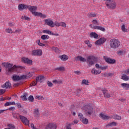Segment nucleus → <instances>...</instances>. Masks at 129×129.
<instances>
[{
    "mask_svg": "<svg viewBox=\"0 0 129 129\" xmlns=\"http://www.w3.org/2000/svg\"><path fill=\"white\" fill-rule=\"evenodd\" d=\"M76 61H80L81 62H86L89 67H91L92 65H94V63L96 61V57L93 55L88 56L87 60L81 56H78L76 57Z\"/></svg>",
    "mask_w": 129,
    "mask_h": 129,
    "instance_id": "obj_1",
    "label": "nucleus"
},
{
    "mask_svg": "<svg viewBox=\"0 0 129 129\" xmlns=\"http://www.w3.org/2000/svg\"><path fill=\"white\" fill-rule=\"evenodd\" d=\"M28 9L32 13V15L36 17H40V18H43V19H46L47 17L46 15H43L41 12H36V11L38 10V7L37 6H31V5L28 6Z\"/></svg>",
    "mask_w": 129,
    "mask_h": 129,
    "instance_id": "obj_2",
    "label": "nucleus"
},
{
    "mask_svg": "<svg viewBox=\"0 0 129 129\" xmlns=\"http://www.w3.org/2000/svg\"><path fill=\"white\" fill-rule=\"evenodd\" d=\"M2 65L4 66L5 68H6L8 71V72H14L17 70L18 67L17 66L14 65L13 67V63H9V62H3L2 63Z\"/></svg>",
    "mask_w": 129,
    "mask_h": 129,
    "instance_id": "obj_3",
    "label": "nucleus"
},
{
    "mask_svg": "<svg viewBox=\"0 0 129 129\" xmlns=\"http://www.w3.org/2000/svg\"><path fill=\"white\" fill-rule=\"evenodd\" d=\"M120 46V42L118 39H112L110 41V47L112 49H117Z\"/></svg>",
    "mask_w": 129,
    "mask_h": 129,
    "instance_id": "obj_4",
    "label": "nucleus"
},
{
    "mask_svg": "<svg viewBox=\"0 0 129 129\" xmlns=\"http://www.w3.org/2000/svg\"><path fill=\"white\" fill-rule=\"evenodd\" d=\"M83 110L87 115H91L93 113V108L89 105H85Z\"/></svg>",
    "mask_w": 129,
    "mask_h": 129,
    "instance_id": "obj_5",
    "label": "nucleus"
},
{
    "mask_svg": "<svg viewBox=\"0 0 129 129\" xmlns=\"http://www.w3.org/2000/svg\"><path fill=\"white\" fill-rule=\"evenodd\" d=\"M44 76H39L36 78V81H33L32 83L30 84V86H36L37 85L38 82L39 83H42L43 81H44Z\"/></svg>",
    "mask_w": 129,
    "mask_h": 129,
    "instance_id": "obj_6",
    "label": "nucleus"
},
{
    "mask_svg": "<svg viewBox=\"0 0 129 129\" xmlns=\"http://www.w3.org/2000/svg\"><path fill=\"white\" fill-rule=\"evenodd\" d=\"M105 5L106 7H107L108 9H112L114 10V9H115L116 7V4L115 3V2L111 0H110L108 3H105Z\"/></svg>",
    "mask_w": 129,
    "mask_h": 129,
    "instance_id": "obj_7",
    "label": "nucleus"
},
{
    "mask_svg": "<svg viewBox=\"0 0 129 129\" xmlns=\"http://www.w3.org/2000/svg\"><path fill=\"white\" fill-rule=\"evenodd\" d=\"M32 56H42L43 55V51L41 49L33 50L31 51Z\"/></svg>",
    "mask_w": 129,
    "mask_h": 129,
    "instance_id": "obj_8",
    "label": "nucleus"
},
{
    "mask_svg": "<svg viewBox=\"0 0 129 129\" xmlns=\"http://www.w3.org/2000/svg\"><path fill=\"white\" fill-rule=\"evenodd\" d=\"M103 59L105 60V62L108 63V64H115V63H116V60H115V59H112L106 56H104Z\"/></svg>",
    "mask_w": 129,
    "mask_h": 129,
    "instance_id": "obj_9",
    "label": "nucleus"
},
{
    "mask_svg": "<svg viewBox=\"0 0 129 129\" xmlns=\"http://www.w3.org/2000/svg\"><path fill=\"white\" fill-rule=\"evenodd\" d=\"M78 116L80 117L81 120L83 122V123H84V124H87L88 123V119L87 118L84 117L83 116V114L81 113H79L78 114Z\"/></svg>",
    "mask_w": 129,
    "mask_h": 129,
    "instance_id": "obj_10",
    "label": "nucleus"
},
{
    "mask_svg": "<svg viewBox=\"0 0 129 129\" xmlns=\"http://www.w3.org/2000/svg\"><path fill=\"white\" fill-rule=\"evenodd\" d=\"M20 117L22 122H23L24 124H25V125H29V123H30V122L29 121V119H28L27 117L22 115H20Z\"/></svg>",
    "mask_w": 129,
    "mask_h": 129,
    "instance_id": "obj_11",
    "label": "nucleus"
},
{
    "mask_svg": "<svg viewBox=\"0 0 129 129\" xmlns=\"http://www.w3.org/2000/svg\"><path fill=\"white\" fill-rule=\"evenodd\" d=\"M90 27L91 29H93V30H100V31H102V32H105V28L99 26H93L92 24L90 25Z\"/></svg>",
    "mask_w": 129,
    "mask_h": 129,
    "instance_id": "obj_12",
    "label": "nucleus"
},
{
    "mask_svg": "<svg viewBox=\"0 0 129 129\" xmlns=\"http://www.w3.org/2000/svg\"><path fill=\"white\" fill-rule=\"evenodd\" d=\"M100 117L103 119L104 120H107L108 119H111V115L107 116L105 115L104 113H101L99 114Z\"/></svg>",
    "mask_w": 129,
    "mask_h": 129,
    "instance_id": "obj_13",
    "label": "nucleus"
},
{
    "mask_svg": "<svg viewBox=\"0 0 129 129\" xmlns=\"http://www.w3.org/2000/svg\"><path fill=\"white\" fill-rule=\"evenodd\" d=\"M25 78H26V76H24L23 75L20 76L14 75L13 76V79L14 81L22 80V79H25Z\"/></svg>",
    "mask_w": 129,
    "mask_h": 129,
    "instance_id": "obj_14",
    "label": "nucleus"
},
{
    "mask_svg": "<svg viewBox=\"0 0 129 129\" xmlns=\"http://www.w3.org/2000/svg\"><path fill=\"white\" fill-rule=\"evenodd\" d=\"M57 128V125L56 123H49L46 126L45 129H56Z\"/></svg>",
    "mask_w": 129,
    "mask_h": 129,
    "instance_id": "obj_15",
    "label": "nucleus"
},
{
    "mask_svg": "<svg viewBox=\"0 0 129 129\" xmlns=\"http://www.w3.org/2000/svg\"><path fill=\"white\" fill-rule=\"evenodd\" d=\"M22 60L24 63L26 64H28V65H32L33 63V61L31 59H29V58L27 57H23L22 58Z\"/></svg>",
    "mask_w": 129,
    "mask_h": 129,
    "instance_id": "obj_16",
    "label": "nucleus"
},
{
    "mask_svg": "<svg viewBox=\"0 0 129 129\" xmlns=\"http://www.w3.org/2000/svg\"><path fill=\"white\" fill-rule=\"evenodd\" d=\"M45 24H46L47 26H49V27H51L52 28H54V27H55V24H54V22L51 20L45 19Z\"/></svg>",
    "mask_w": 129,
    "mask_h": 129,
    "instance_id": "obj_17",
    "label": "nucleus"
},
{
    "mask_svg": "<svg viewBox=\"0 0 129 129\" xmlns=\"http://www.w3.org/2000/svg\"><path fill=\"white\" fill-rule=\"evenodd\" d=\"M101 91H102L104 94V97H106V98H109V97H111L110 94L107 92V90H106V89L104 88H102L101 89Z\"/></svg>",
    "mask_w": 129,
    "mask_h": 129,
    "instance_id": "obj_18",
    "label": "nucleus"
},
{
    "mask_svg": "<svg viewBox=\"0 0 129 129\" xmlns=\"http://www.w3.org/2000/svg\"><path fill=\"white\" fill-rule=\"evenodd\" d=\"M105 41H106V39H105V38H101L95 42V45H101V44H103L105 42Z\"/></svg>",
    "mask_w": 129,
    "mask_h": 129,
    "instance_id": "obj_19",
    "label": "nucleus"
},
{
    "mask_svg": "<svg viewBox=\"0 0 129 129\" xmlns=\"http://www.w3.org/2000/svg\"><path fill=\"white\" fill-rule=\"evenodd\" d=\"M92 74L94 75H98V74H100L101 73V71L99 70H96L95 68H93L91 70Z\"/></svg>",
    "mask_w": 129,
    "mask_h": 129,
    "instance_id": "obj_20",
    "label": "nucleus"
},
{
    "mask_svg": "<svg viewBox=\"0 0 129 129\" xmlns=\"http://www.w3.org/2000/svg\"><path fill=\"white\" fill-rule=\"evenodd\" d=\"M28 7H29V6L28 5H25L24 4H20L18 6V10L19 11H23V10H25V9H28Z\"/></svg>",
    "mask_w": 129,
    "mask_h": 129,
    "instance_id": "obj_21",
    "label": "nucleus"
},
{
    "mask_svg": "<svg viewBox=\"0 0 129 129\" xmlns=\"http://www.w3.org/2000/svg\"><path fill=\"white\" fill-rule=\"evenodd\" d=\"M59 58L62 61H65L69 59V56L66 54H63L62 55L59 56Z\"/></svg>",
    "mask_w": 129,
    "mask_h": 129,
    "instance_id": "obj_22",
    "label": "nucleus"
},
{
    "mask_svg": "<svg viewBox=\"0 0 129 129\" xmlns=\"http://www.w3.org/2000/svg\"><path fill=\"white\" fill-rule=\"evenodd\" d=\"M111 118H113L114 119H116L117 120H119L121 119V116L117 114H114L112 115H111Z\"/></svg>",
    "mask_w": 129,
    "mask_h": 129,
    "instance_id": "obj_23",
    "label": "nucleus"
},
{
    "mask_svg": "<svg viewBox=\"0 0 129 129\" xmlns=\"http://www.w3.org/2000/svg\"><path fill=\"white\" fill-rule=\"evenodd\" d=\"M3 88H10V87H12V84L10 83L9 82H6L4 85L2 86Z\"/></svg>",
    "mask_w": 129,
    "mask_h": 129,
    "instance_id": "obj_24",
    "label": "nucleus"
},
{
    "mask_svg": "<svg viewBox=\"0 0 129 129\" xmlns=\"http://www.w3.org/2000/svg\"><path fill=\"white\" fill-rule=\"evenodd\" d=\"M121 86L123 88V89H125V90H129V84L122 83L121 84Z\"/></svg>",
    "mask_w": 129,
    "mask_h": 129,
    "instance_id": "obj_25",
    "label": "nucleus"
},
{
    "mask_svg": "<svg viewBox=\"0 0 129 129\" xmlns=\"http://www.w3.org/2000/svg\"><path fill=\"white\" fill-rule=\"evenodd\" d=\"M34 114L35 117H39V116H40V112L39 111V109L37 108L34 109Z\"/></svg>",
    "mask_w": 129,
    "mask_h": 129,
    "instance_id": "obj_26",
    "label": "nucleus"
},
{
    "mask_svg": "<svg viewBox=\"0 0 129 129\" xmlns=\"http://www.w3.org/2000/svg\"><path fill=\"white\" fill-rule=\"evenodd\" d=\"M90 37L91 38H95V39H97L98 38V34L95 32H91L90 34Z\"/></svg>",
    "mask_w": 129,
    "mask_h": 129,
    "instance_id": "obj_27",
    "label": "nucleus"
},
{
    "mask_svg": "<svg viewBox=\"0 0 129 129\" xmlns=\"http://www.w3.org/2000/svg\"><path fill=\"white\" fill-rule=\"evenodd\" d=\"M125 53H126V52L125 50H123L122 49L117 51V54L119 56H121L122 55H124V54H125Z\"/></svg>",
    "mask_w": 129,
    "mask_h": 129,
    "instance_id": "obj_28",
    "label": "nucleus"
},
{
    "mask_svg": "<svg viewBox=\"0 0 129 129\" xmlns=\"http://www.w3.org/2000/svg\"><path fill=\"white\" fill-rule=\"evenodd\" d=\"M10 105H16V102H7L5 104V106H10Z\"/></svg>",
    "mask_w": 129,
    "mask_h": 129,
    "instance_id": "obj_29",
    "label": "nucleus"
},
{
    "mask_svg": "<svg viewBox=\"0 0 129 129\" xmlns=\"http://www.w3.org/2000/svg\"><path fill=\"white\" fill-rule=\"evenodd\" d=\"M51 50L52 51H54L55 53H60V49L57 47L55 46H52L51 47Z\"/></svg>",
    "mask_w": 129,
    "mask_h": 129,
    "instance_id": "obj_30",
    "label": "nucleus"
},
{
    "mask_svg": "<svg viewBox=\"0 0 129 129\" xmlns=\"http://www.w3.org/2000/svg\"><path fill=\"white\" fill-rule=\"evenodd\" d=\"M121 79H122L124 81H127V80H129V77L123 74L122 75V76L121 77Z\"/></svg>",
    "mask_w": 129,
    "mask_h": 129,
    "instance_id": "obj_31",
    "label": "nucleus"
},
{
    "mask_svg": "<svg viewBox=\"0 0 129 129\" xmlns=\"http://www.w3.org/2000/svg\"><path fill=\"white\" fill-rule=\"evenodd\" d=\"M87 16L89 18H96L97 14L96 13H89Z\"/></svg>",
    "mask_w": 129,
    "mask_h": 129,
    "instance_id": "obj_32",
    "label": "nucleus"
},
{
    "mask_svg": "<svg viewBox=\"0 0 129 129\" xmlns=\"http://www.w3.org/2000/svg\"><path fill=\"white\" fill-rule=\"evenodd\" d=\"M42 33H44V34H48V35H53V32L49 30H43Z\"/></svg>",
    "mask_w": 129,
    "mask_h": 129,
    "instance_id": "obj_33",
    "label": "nucleus"
},
{
    "mask_svg": "<svg viewBox=\"0 0 129 129\" xmlns=\"http://www.w3.org/2000/svg\"><path fill=\"white\" fill-rule=\"evenodd\" d=\"M50 37L48 35H43L41 36V39H42V40H48Z\"/></svg>",
    "mask_w": 129,
    "mask_h": 129,
    "instance_id": "obj_34",
    "label": "nucleus"
},
{
    "mask_svg": "<svg viewBox=\"0 0 129 129\" xmlns=\"http://www.w3.org/2000/svg\"><path fill=\"white\" fill-rule=\"evenodd\" d=\"M55 70H57L58 71L62 72L65 71V68H64V67H60L59 68H55Z\"/></svg>",
    "mask_w": 129,
    "mask_h": 129,
    "instance_id": "obj_35",
    "label": "nucleus"
},
{
    "mask_svg": "<svg viewBox=\"0 0 129 129\" xmlns=\"http://www.w3.org/2000/svg\"><path fill=\"white\" fill-rule=\"evenodd\" d=\"M13 116L14 118H15V119H19L20 118V115H19V114L13 113Z\"/></svg>",
    "mask_w": 129,
    "mask_h": 129,
    "instance_id": "obj_36",
    "label": "nucleus"
},
{
    "mask_svg": "<svg viewBox=\"0 0 129 129\" xmlns=\"http://www.w3.org/2000/svg\"><path fill=\"white\" fill-rule=\"evenodd\" d=\"M23 76H25V79H28V78H31L33 76V75H32L31 73H29L27 75Z\"/></svg>",
    "mask_w": 129,
    "mask_h": 129,
    "instance_id": "obj_37",
    "label": "nucleus"
},
{
    "mask_svg": "<svg viewBox=\"0 0 129 129\" xmlns=\"http://www.w3.org/2000/svg\"><path fill=\"white\" fill-rule=\"evenodd\" d=\"M8 126V127L5 128L4 129H15V125L13 124H9Z\"/></svg>",
    "mask_w": 129,
    "mask_h": 129,
    "instance_id": "obj_38",
    "label": "nucleus"
},
{
    "mask_svg": "<svg viewBox=\"0 0 129 129\" xmlns=\"http://www.w3.org/2000/svg\"><path fill=\"white\" fill-rule=\"evenodd\" d=\"M84 43L88 45V47H89V48H91L92 45H91V44H90V41L89 40H85L84 41Z\"/></svg>",
    "mask_w": 129,
    "mask_h": 129,
    "instance_id": "obj_39",
    "label": "nucleus"
},
{
    "mask_svg": "<svg viewBox=\"0 0 129 129\" xmlns=\"http://www.w3.org/2000/svg\"><path fill=\"white\" fill-rule=\"evenodd\" d=\"M36 99H38V100H44V99H45V98L43 96H39V95L36 96Z\"/></svg>",
    "mask_w": 129,
    "mask_h": 129,
    "instance_id": "obj_40",
    "label": "nucleus"
},
{
    "mask_svg": "<svg viewBox=\"0 0 129 129\" xmlns=\"http://www.w3.org/2000/svg\"><path fill=\"white\" fill-rule=\"evenodd\" d=\"M117 123H116V122H111V123H109L108 125H107V126H116V125H117Z\"/></svg>",
    "mask_w": 129,
    "mask_h": 129,
    "instance_id": "obj_41",
    "label": "nucleus"
},
{
    "mask_svg": "<svg viewBox=\"0 0 129 129\" xmlns=\"http://www.w3.org/2000/svg\"><path fill=\"white\" fill-rule=\"evenodd\" d=\"M5 31L6 33H8L9 34H13V30L11 28H7Z\"/></svg>",
    "mask_w": 129,
    "mask_h": 129,
    "instance_id": "obj_42",
    "label": "nucleus"
},
{
    "mask_svg": "<svg viewBox=\"0 0 129 129\" xmlns=\"http://www.w3.org/2000/svg\"><path fill=\"white\" fill-rule=\"evenodd\" d=\"M22 20H26V21H30L31 20V18H29L27 16H22L21 17Z\"/></svg>",
    "mask_w": 129,
    "mask_h": 129,
    "instance_id": "obj_43",
    "label": "nucleus"
},
{
    "mask_svg": "<svg viewBox=\"0 0 129 129\" xmlns=\"http://www.w3.org/2000/svg\"><path fill=\"white\" fill-rule=\"evenodd\" d=\"M28 100L29 101H30V102H33V101H34V97L32 95H30L29 97H28Z\"/></svg>",
    "mask_w": 129,
    "mask_h": 129,
    "instance_id": "obj_44",
    "label": "nucleus"
},
{
    "mask_svg": "<svg viewBox=\"0 0 129 129\" xmlns=\"http://www.w3.org/2000/svg\"><path fill=\"white\" fill-rule=\"evenodd\" d=\"M121 30L122 32H127V30L125 29V26L124 25H122L121 26Z\"/></svg>",
    "mask_w": 129,
    "mask_h": 129,
    "instance_id": "obj_45",
    "label": "nucleus"
},
{
    "mask_svg": "<svg viewBox=\"0 0 129 129\" xmlns=\"http://www.w3.org/2000/svg\"><path fill=\"white\" fill-rule=\"evenodd\" d=\"M73 124V123L67 124L66 126V129H71V126Z\"/></svg>",
    "mask_w": 129,
    "mask_h": 129,
    "instance_id": "obj_46",
    "label": "nucleus"
},
{
    "mask_svg": "<svg viewBox=\"0 0 129 129\" xmlns=\"http://www.w3.org/2000/svg\"><path fill=\"white\" fill-rule=\"evenodd\" d=\"M54 26H56V27H60L61 25V22H58L57 21H55L54 23Z\"/></svg>",
    "mask_w": 129,
    "mask_h": 129,
    "instance_id": "obj_47",
    "label": "nucleus"
},
{
    "mask_svg": "<svg viewBox=\"0 0 129 129\" xmlns=\"http://www.w3.org/2000/svg\"><path fill=\"white\" fill-rule=\"evenodd\" d=\"M21 98L22 100H23L24 101H27V97L26 96V95H23V96H21Z\"/></svg>",
    "mask_w": 129,
    "mask_h": 129,
    "instance_id": "obj_48",
    "label": "nucleus"
},
{
    "mask_svg": "<svg viewBox=\"0 0 129 129\" xmlns=\"http://www.w3.org/2000/svg\"><path fill=\"white\" fill-rule=\"evenodd\" d=\"M82 83H83V84H85L86 85H88V83H89V82H88V80H83L82 81Z\"/></svg>",
    "mask_w": 129,
    "mask_h": 129,
    "instance_id": "obj_49",
    "label": "nucleus"
},
{
    "mask_svg": "<svg viewBox=\"0 0 129 129\" xmlns=\"http://www.w3.org/2000/svg\"><path fill=\"white\" fill-rule=\"evenodd\" d=\"M60 26L63 28H66V23L63 22H60Z\"/></svg>",
    "mask_w": 129,
    "mask_h": 129,
    "instance_id": "obj_50",
    "label": "nucleus"
},
{
    "mask_svg": "<svg viewBox=\"0 0 129 129\" xmlns=\"http://www.w3.org/2000/svg\"><path fill=\"white\" fill-rule=\"evenodd\" d=\"M92 23L94 24V25H98V21H97V20H93L92 21Z\"/></svg>",
    "mask_w": 129,
    "mask_h": 129,
    "instance_id": "obj_51",
    "label": "nucleus"
},
{
    "mask_svg": "<svg viewBox=\"0 0 129 129\" xmlns=\"http://www.w3.org/2000/svg\"><path fill=\"white\" fill-rule=\"evenodd\" d=\"M47 85L49 86V87H52L53 86V83L50 81L47 82Z\"/></svg>",
    "mask_w": 129,
    "mask_h": 129,
    "instance_id": "obj_52",
    "label": "nucleus"
},
{
    "mask_svg": "<svg viewBox=\"0 0 129 129\" xmlns=\"http://www.w3.org/2000/svg\"><path fill=\"white\" fill-rule=\"evenodd\" d=\"M8 110H12L13 111L16 110V108L15 107H11L7 109Z\"/></svg>",
    "mask_w": 129,
    "mask_h": 129,
    "instance_id": "obj_53",
    "label": "nucleus"
},
{
    "mask_svg": "<svg viewBox=\"0 0 129 129\" xmlns=\"http://www.w3.org/2000/svg\"><path fill=\"white\" fill-rule=\"evenodd\" d=\"M108 68V66H105V67H101L100 68L101 70H106Z\"/></svg>",
    "mask_w": 129,
    "mask_h": 129,
    "instance_id": "obj_54",
    "label": "nucleus"
},
{
    "mask_svg": "<svg viewBox=\"0 0 129 129\" xmlns=\"http://www.w3.org/2000/svg\"><path fill=\"white\" fill-rule=\"evenodd\" d=\"M6 92V91L3 90V89H0V95H3L4 93Z\"/></svg>",
    "mask_w": 129,
    "mask_h": 129,
    "instance_id": "obj_55",
    "label": "nucleus"
},
{
    "mask_svg": "<svg viewBox=\"0 0 129 129\" xmlns=\"http://www.w3.org/2000/svg\"><path fill=\"white\" fill-rule=\"evenodd\" d=\"M95 67L97 69H100V68L101 67V66H99L98 63H96L95 64Z\"/></svg>",
    "mask_w": 129,
    "mask_h": 129,
    "instance_id": "obj_56",
    "label": "nucleus"
},
{
    "mask_svg": "<svg viewBox=\"0 0 129 129\" xmlns=\"http://www.w3.org/2000/svg\"><path fill=\"white\" fill-rule=\"evenodd\" d=\"M74 73L77 74V75H80V74H81V72L80 71H75Z\"/></svg>",
    "mask_w": 129,
    "mask_h": 129,
    "instance_id": "obj_57",
    "label": "nucleus"
},
{
    "mask_svg": "<svg viewBox=\"0 0 129 129\" xmlns=\"http://www.w3.org/2000/svg\"><path fill=\"white\" fill-rule=\"evenodd\" d=\"M19 85H20V83H16L14 84L13 86H14V87H18V86H19Z\"/></svg>",
    "mask_w": 129,
    "mask_h": 129,
    "instance_id": "obj_58",
    "label": "nucleus"
},
{
    "mask_svg": "<svg viewBox=\"0 0 129 129\" xmlns=\"http://www.w3.org/2000/svg\"><path fill=\"white\" fill-rule=\"evenodd\" d=\"M10 27H13L14 26H15V23L12 22V23H9V24Z\"/></svg>",
    "mask_w": 129,
    "mask_h": 129,
    "instance_id": "obj_59",
    "label": "nucleus"
},
{
    "mask_svg": "<svg viewBox=\"0 0 129 129\" xmlns=\"http://www.w3.org/2000/svg\"><path fill=\"white\" fill-rule=\"evenodd\" d=\"M16 104H17V105L18 108H22V105H21L20 103H17Z\"/></svg>",
    "mask_w": 129,
    "mask_h": 129,
    "instance_id": "obj_60",
    "label": "nucleus"
},
{
    "mask_svg": "<svg viewBox=\"0 0 129 129\" xmlns=\"http://www.w3.org/2000/svg\"><path fill=\"white\" fill-rule=\"evenodd\" d=\"M16 33H21L22 32V30L21 29H17L15 30Z\"/></svg>",
    "mask_w": 129,
    "mask_h": 129,
    "instance_id": "obj_61",
    "label": "nucleus"
},
{
    "mask_svg": "<svg viewBox=\"0 0 129 129\" xmlns=\"http://www.w3.org/2000/svg\"><path fill=\"white\" fill-rule=\"evenodd\" d=\"M52 83H54V84H58V80H53L52 81Z\"/></svg>",
    "mask_w": 129,
    "mask_h": 129,
    "instance_id": "obj_62",
    "label": "nucleus"
},
{
    "mask_svg": "<svg viewBox=\"0 0 129 129\" xmlns=\"http://www.w3.org/2000/svg\"><path fill=\"white\" fill-rule=\"evenodd\" d=\"M7 110H8V109H6V110H0V114H2V113H3V112H4V111H7Z\"/></svg>",
    "mask_w": 129,
    "mask_h": 129,
    "instance_id": "obj_63",
    "label": "nucleus"
},
{
    "mask_svg": "<svg viewBox=\"0 0 129 129\" xmlns=\"http://www.w3.org/2000/svg\"><path fill=\"white\" fill-rule=\"evenodd\" d=\"M79 121L78 120H75L74 121V123H75L76 124H77V123H78Z\"/></svg>",
    "mask_w": 129,
    "mask_h": 129,
    "instance_id": "obj_64",
    "label": "nucleus"
}]
</instances>
